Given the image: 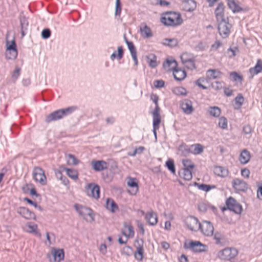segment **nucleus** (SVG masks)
Masks as SVG:
<instances>
[{
    "instance_id": "nucleus-35",
    "label": "nucleus",
    "mask_w": 262,
    "mask_h": 262,
    "mask_svg": "<svg viewBox=\"0 0 262 262\" xmlns=\"http://www.w3.org/2000/svg\"><path fill=\"white\" fill-rule=\"evenodd\" d=\"M221 73L219 70L215 69H209L207 71V76L210 79H216Z\"/></svg>"
},
{
    "instance_id": "nucleus-61",
    "label": "nucleus",
    "mask_w": 262,
    "mask_h": 262,
    "mask_svg": "<svg viewBox=\"0 0 262 262\" xmlns=\"http://www.w3.org/2000/svg\"><path fill=\"white\" fill-rule=\"evenodd\" d=\"M165 82L162 80H156L154 81L155 86L157 88H162L164 86Z\"/></svg>"
},
{
    "instance_id": "nucleus-27",
    "label": "nucleus",
    "mask_w": 262,
    "mask_h": 262,
    "mask_svg": "<svg viewBox=\"0 0 262 262\" xmlns=\"http://www.w3.org/2000/svg\"><path fill=\"white\" fill-rule=\"evenodd\" d=\"M19 21L21 27V36L24 37L26 35V32L27 30L29 23L25 16H20Z\"/></svg>"
},
{
    "instance_id": "nucleus-57",
    "label": "nucleus",
    "mask_w": 262,
    "mask_h": 262,
    "mask_svg": "<svg viewBox=\"0 0 262 262\" xmlns=\"http://www.w3.org/2000/svg\"><path fill=\"white\" fill-rule=\"evenodd\" d=\"M209 207V205L204 203L200 204L198 207L199 210L203 212H206Z\"/></svg>"
},
{
    "instance_id": "nucleus-20",
    "label": "nucleus",
    "mask_w": 262,
    "mask_h": 262,
    "mask_svg": "<svg viewBox=\"0 0 262 262\" xmlns=\"http://www.w3.org/2000/svg\"><path fill=\"white\" fill-rule=\"evenodd\" d=\"M145 218L148 224L151 226H154L157 224V214L153 210H150V211L148 212L145 214Z\"/></svg>"
},
{
    "instance_id": "nucleus-49",
    "label": "nucleus",
    "mask_w": 262,
    "mask_h": 262,
    "mask_svg": "<svg viewBox=\"0 0 262 262\" xmlns=\"http://www.w3.org/2000/svg\"><path fill=\"white\" fill-rule=\"evenodd\" d=\"M230 76L233 78V80L234 81H241L243 80L242 76L239 75L236 72H232L230 74Z\"/></svg>"
},
{
    "instance_id": "nucleus-3",
    "label": "nucleus",
    "mask_w": 262,
    "mask_h": 262,
    "mask_svg": "<svg viewBox=\"0 0 262 262\" xmlns=\"http://www.w3.org/2000/svg\"><path fill=\"white\" fill-rule=\"evenodd\" d=\"M9 36V32H7L6 35V58L7 59H15L17 56L16 44L15 43V39L13 36L12 40L11 41H9L8 40Z\"/></svg>"
},
{
    "instance_id": "nucleus-8",
    "label": "nucleus",
    "mask_w": 262,
    "mask_h": 262,
    "mask_svg": "<svg viewBox=\"0 0 262 262\" xmlns=\"http://www.w3.org/2000/svg\"><path fill=\"white\" fill-rule=\"evenodd\" d=\"M206 246L202 244L200 241H190L189 243L185 242L184 248L190 249L195 252H201L205 251Z\"/></svg>"
},
{
    "instance_id": "nucleus-7",
    "label": "nucleus",
    "mask_w": 262,
    "mask_h": 262,
    "mask_svg": "<svg viewBox=\"0 0 262 262\" xmlns=\"http://www.w3.org/2000/svg\"><path fill=\"white\" fill-rule=\"evenodd\" d=\"M74 208L79 215L81 216L84 219H85L86 215H88L91 219L92 221H95V215L90 208L77 204L74 205Z\"/></svg>"
},
{
    "instance_id": "nucleus-9",
    "label": "nucleus",
    "mask_w": 262,
    "mask_h": 262,
    "mask_svg": "<svg viewBox=\"0 0 262 262\" xmlns=\"http://www.w3.org/2000/svg\"><path fill=\"white\" fill-rule=\"evenodd\" d=\"M33 177L34 180L39 182L42 185L47 183V179L44 171L39 167H35L33 170Z\"/></svg>"
},
{
    "instance_id": "nucleus-54",
    "label": "nucleus",
    "mask_w": 262,
    "mask_h": 262,
    "mask_svg": "<svg viewBox=\"0 0 262 262\" xmlns=\"http://www.w3.org/2000/svg\"><path fill=\"white\" fill-rule=\"evenodd\" d=\"M244 101V97L241 94H238L235 98V103L239 105V107L243 104Z\"/></svg>"
},
{
    "instance_id": "nucleus-46",
    "label": "nucleus",
    "mask_w": 262,
    "mask_h": 262,
    "mask_svg": "<svg viewBox=\"0 0 262 262\" xmlns=\"http://www.w3.org/2000/svg\"><path fill=\"white\" fill-rule=\"evenodd\" d=\"M153 117V128L159 127L161 123L160 115H152Z\"/></svg>"
},
{
    "instance_id": "nucleus-24",
    "label": "nucleus",
    "mask_w": 262,
    "mask_h": 262,
    "mask_svg": "<svg viewBox=\"0 0 262 262\" xmlns=\"http://www.w3.org/2000/svg\"><path fill=\"white\" fill-rule=\"evenodd\" d=\"M105 207L107 210L111 211L113 213L115 212L119 209L117 204L111 198H107L106 199Z\"/></svg>"
},
{
    "instance_id": "nucleus-48",
    "label": "nucleus",
    "mask_w": 262,
    "mask_h": 262,
    "mask_svg": "<svg viewBox=\"0 0 262 262\" xmlns=\"http://www.w3.org/2000/svg\"><path fill=\"white\" fill-rule=\"evenodd\" d=\"M145 150V148L143 146H140L136 148L133 153L129 152L128 155L132 157H135L137 154H141Z\"/></svg>"
},
{
    "instance_id": "nucleus-63",
    "label": "nucleus",
    "mask_w": 262,
    "mask_h": 262,
    "mask_svg": "<svg viewBox=\"0 0 262 262\" xmlns=\"http://www.w3.org/2000/svg\"><path fill=\"white\" fill-rule=\"evenodd\" d=\"M241 174L243 177L248 178L250 174V170L248 168H244L241 170Z\"/></svg>"
},
{
    "instance_id": "nucleus-52",
    "label": "nucleus",
    "mask_w": 262,
    "mask_h": 262,
    "mask_svg": "<svg viewBox=\"0 0 262 262\" xmlns=\"http://www.w3.org/2000/svg\"><path fill=\"white\" fill-rule=\"evenodd\" d=\"M20 72V68H19L18 67H16L15 70L13 72L12 75V78L13 79L14 82H15L16 79L19 76Z\"/></svg>"
},
{
    "instance_id": "nucleus-5",
    "label": "nucleus",
    "mask_w": 262,
    "mask_h": 262,
    "mask_svg": "<svg viewBox=\"0 0 262 262\" xmlns=\"http://www.w3.org/2000/svg\"><path fill=\"white\" fill-rule=\"evenodd\" d=\"M226 208L224 207L223 210L228 209L237 214H241L243 211L242 205L233 198L230 196L226 202Z\"/></svg>"
},
{
    "instance_id": "nucleus-15",
    "label": "nucleus",
    "mask_w": 262,
    "mask_h": 262,
    "mask_svg": "<svg viewBox=\"0 0 262 262\" xmlns=\"http://www.w3.org/2000/svg\"><path fill=\"white\" fill-rule=\"evenodd\" d=\"M16 212L22 217L27 220H35L36 215L33 212L25 207H19L16 209Z\"/></svg>"
},
{
    "instance_id": "nucleus-21",
    "label": "nucleus",
    "mask_w": 262,
    "mask_h": 262,
    "mask_svg": "<svg viewBox=\"0 0 262 262\" xmlns=\"http://www.w3.org/2000/svg\"><path fill=\"white\" fill-rule=\"evenodd\" d=\"M127 184L128 186L133 188L132 190H128V192L132 194H136L139 190V186L137 179L129 177L128 178Z\"/></svg>"
},
{
    "instance_id": "nucleus-22",
    "label": "nucleus",
    "mask_w": 262,
    "mask_h": 262,
    "mask_svg": "<svg viewBox=\"0 0 262 262\" xmlns=\"http://www.w3.org/2000/svg\"><path fill=\"white\" fill-rule=\"evenodd\" d=\"M140 29L142 36L144 38H149L152 36V33L150 28L145 24H142L140 27Z\"/></svg>"
},
{
    "instance_id": "nucleus-12",
    "label": "nucleus",
    "mask_w": 262,
    "mask_h": 262,
    "mask_svg": "<svg viewBox=\"0 0 262 262\" xmlns=\"http://www.w3.org/2000/svg\"><path fill=\"white\" fill-rule=\"evenodd\" d=\"M135 244L137 247V251L134 253L135 258L139 261H141L143 258L144 240L142 238L136 239L135 241Z\"/></svg>"
},
{
    "instance_id": "nucleus-58",
    "label": "nucleus",
    "mask_w": 262,
    "mask_h": 262,
    "mask_svg": "<svg viewBox=\"0 0 262 262\" xmlns=\"http://www.w3.org/2000/svg\"><path fill=\"white\" fill-rule=\"evenodd\" d=\"M123 225L124 228L127 229L129 235L133 236L134 234V231L132 226L130 224L128 225L126 223H124Z\"/></svg>"
},
{
    "instance_id": "nucleus-18",
    "label": "nucleus",
    "mask_w": 262,
    "mask_h": 262,
    "mask_svg": "<svg viewBox=\"0 0 262 262\" xmlns=\"http://www.w3.org/2000/svg\"><path fill=\"white\" fill-rule=\"evenodd\" d=\"M180 105L181 108L186 114H191L194 111L192 103L189 99H186L182 101Z\"/></svg>"
},
{
    "instance_id": "nucleus-29",
    "label": "nucleus",
    "mask_w": 262,
    "mask_h": 262,
    "mask_svg": "<svg viewBox=\"0 0 262 262\" xmlns=\"http://www.w3.org/2000/svg\"><path fill=\"white\" fill-rule=\"evenodd\" d=\"M249 72L253 75L262 72V60L258 59L256 65L249 69Z\"/></svg>"
},
{
    "instance_id": "nucleus-14",
    "label": "nucleus",
    "mask_w": 262,
    "mask_h": 262,
    "mask_svg": "<svg viewBox=\"0 0 262 262\" xmlns=\"http://www.w3.org/2000/svg\"><path fill=\"white\" fill-rule=\"evenodd\" d=\"M48 258L50 261L59 262L63 259L64 252L62 249H53L50 254H48Z\"/></svg>"
},
{
    "instance_id": "nucleus-51",
    "label": "nucleus",
    "mask_w": 262,
    "mask_h": 262,
    "mask_svg": "<svg viewBox=\"0 0 262 262\" xmlns=\"http://www.w3.org/2000/svg\"><path fill=\"white\" fill-rule=\"evenodd\" d=\"M121 12V5L120 0H116L115 8V15H120Z\"/></svg>"
},
{
    "instance_id": "nucleus-34",
    "label": "nucleus",
    "mask_w": 262,
    "mask_h": 262,
    "mask_svg": "<svg viewBox=\"0 0 262 262\" xmlns=\"http://www.w3.org/2000/svg\"><path fill=\"white\" fill-rule=\"evenodd\" d=\"M208 112L210 116L217 118L220 116L221 111L217 106H210L208 108Z\"/></svg>"
},
{
    "instance_id": "nucleus-53",
    "label": "nucleus",
    "mask_w": 262,
    "mask_h": 262,
    "mask_svg": "<svg viewBox=\"0 0 262 262\" xmlns=\"http://www.w3.org/2000/svg\"><path fill=\"white\" fill-rule=\"evenodd\" d=\"M127 45L128 50H129L131 55L137 53L136 49L134 43L132 41L131 42H127Z\"/></svg>"
},
{
    "instance_id": "nucleus-26",
    "label": "nucleus",
    "mask_w": 262,
    "mask_h": 262,
    "mask_svg": "<svg viewBox=\"0 0 262 262\" xmlns=\"http://www.w3.org/2000/svg\"><path fill=\"white\" fill-rule=\"evenodd\" d=\"M93 168L97 171H100L107 168V163L104 161H93Z\"/></svg>"
},
{
    "instance_id": "nucleus-38",
    "label": "nucleus",
    "mask_w": 262,
    "mask_h": 262,
    "mask_svg": "<svg viewBox=\"0 0 262 262\" xmlns=\"http://www.w3.org/2000/svg\"><path fill=\"white\" fill-rule=\"evenodd\" d=\"M179 151L184 156H186L191 153L190 148L185 144H182L179 146Z\"/></svg>"
},
{
    "instance_id": "nucleus-64",
    "label": "nucleus",
    "mask_w": 262,
    "mask_h": 262,
    "mask_svg": "<svg viewBox=\"0 0 262 262\" xmlns=\"http://www.w3.org/2000/svg\"><path fill=\"white\" fill-rule=\"evenodd\" d=\"M257 197L259 200L262 201V186H259L257 189Z\"/></svg>"
},
{
    "instance_id": "nucleus-39",
    "label": "nucleus",
    "mask_w": 262,
    "mask_h": 262,
    "mask_svg": "<svg viewBox=\"0 0 262 262\" xmlns=\"http://www.w3.org/2000/svg\"><path fill=\"white\" fill-rule=\"evenodd\" d=\"M194 184L198 186L199 189L205 192H208L211 189L215 188L214 185H210L205 184H199L196 182L194 183Z\"/></svg>"
},
{
    "instance_id": "nucleus-36",
    "label": "nucleus",
    "mask_w": 262,
    "mask_h": 262,
    "mask_svg": "<svg viewBox=\"0 0 262 262\" xmlns=\"http://www.w3.org/2000/svg\"><path fill=\"white\" fill-rule=\"evenodd\" d=\"M118 54L116 55V51L111 55L110 58L112 60H114L116 58L118 60L121 59L123 57V50L121 46L118 47L117 48Z\"/></svg>"
},
{
    "instance_id": "nucleus-33",
    "label": "nucleus",
    "mask_w": 262,
    "mask_h": 262,
    "mask_svg": "<svg viewBox=\"0 0 262 262\" xmlns=\"http://www.w3.org/2000/svg\"><path fill=\"white\" fill-rule=\"evenodd\" d=\"M149 66L151 68H155L157 66V56L154 54H150L146 57Z\"/></svg>"
},
{
    "instance_id": "nucleus-45",
    "label": "nucleus",
    "mask_w": 262,
    "mask_h": 262,
    "mask_svg": "<svg viewBox=\"0 0 262 262\" xmlns=\"http://www.w3.org/2000/svg\"><path fill=\"white\" fill-rule=\"evenodd\" d=\"M219 125L222 129H226L227 127V120L224 117H222L219 119Z\"/></svg>"
},
{
    "instance_id": "nucleus-6",
    "label": "nucleus",
    "mask_w": 262,
    "mask_h": 262,
    "mask_svg": "<svg viewBox=\"0 0 262 262\" xmlns=\"http://www.w3.org/2000/svg\"><path fill=\"white\" fill-rule=\"evenodd\" d=\"M231 28V25L228 22V18L225 20L218 21L219 32L224 38H226L229 36Z\"/></svg>"
},
{
    "instance_id": "nucleus-32",
    "label": "nucleus",
    "mask_w": 262,
    "mask_h": 262,
    "mask_svg": "<svg viewBox=\"0 0 262 262\" xmlns=\"http://www.w3.org/2000/svg\"><path fill=\"white\" fill-rule=\"evenodd\" d=\"M227 5L233 13L239 12L242 10V8L236 4L234 1L227 0Z\"/></svg>"
},
{
    "instance_id": "nucleus-19",
    "label": "nucleus",
    "mask_w": 262,
    "mask_h": 262,
    "mask_svg": "<svg viewBox=\"0 0 262 262\" xmlns=\"http://www.w3.org/2000/svg\"><path fill=\"white\" fill-rule=\"evenodd\" d=\"M224 9L225 6L224 4L223 3H219L215 10V15L217 22L226 19L224 17Z\"/></svg>"
},
{
    "instance_id": "nucleus-28",
    "label": "nucleus",
    "mask_w": 262,
    "mask_h": 262,
    "mask_svg": "<svg viewBox=\"0 0 262 262\" xmlns=\"http://www.w3.org/2000/svg\"><path fill=\"white\" fill-rule=\"evenodd\" d=\"M174 78L177 81H182L186 77V73L184 70L176 68L173 71Z\"/></svg>"
},
{
    "instance_id": "nucleus-4",
    "label": "nucleus",
    "mask_w": 262,
    "mask_h": 262,
    "mask_svg": "<svg viewBox=\"0 0 262 262\" xmlns=\"http://www.w3.org/2000/svg\"><path fill=\"white\" fill-rule=\"evenodd\" d=\"M238 251L234 248H226L220 250L217 253V257L221 259L231 261L237 255Z\"/></svg>"
},
{
    "instance_id": "nucleus-23",
    "label": "nucleus",
    "mask_w": 262,
    "mask_h": 262,
    "mask_svg": "<svg viewBox=\"0 0 262 262\" xmlns=\"http://www.w3.org/2000/svg\"><path fill=\"white\" fill-rule=\"evenodd\" d=\"M163 67L165 70L167 71H174V69L177 68L178 63L174 59H166L163 63Z\"/></svg>"
},
{
    "instance_id": "nucleus-43",
    "label": "nucleus",
    "mask_w": 262,
    "mask_h": 262,
    "mask_svg": "<svg viewBox=\"0 0 262 262\" xmlns=\"http://www.w3.org/2000/svg\"><path fill=\"white\" fill-rule=\"evenodd\" d=\"M184 169H192L195 168V165L189 159H185L182 161Z\"/></svg>"
},
{
    "instance_id": "nucleus-1",
    "label": "nucleus",
    "mask_w": 262,
    "mask_h": 262,
    "mask_svg": "<svg viewBox=\"0 0 262 262\" xmlns=\"http://www.w3.org/2000/svg\"><path fill=\"white\" fill-rule=\"evenodd\" d=\"M76 109L77 107L72 106L66 108L56 110L47 115L46 117L45 121L49 123L52 121L58 120L64 116L70 115Z\"/></svg>"
},
{
    "instance_id": "nucleus-16",
    "label": "nucleus",
    "mask_w": 262,
    "mask_h": 262,
    "mask_svg": "<svg viewBox=\"0 0 262 262\" xmlns=\"http://www.w3.org/2000/svg\"><path fill=\"white\" fill-rule=\"evenodd\" d=\"M232 186L237 191L245 192L248 188V184L243 180L235 179L232 182Z\"/></svg>"
},
{
    "instance_id": "nucleus-17",
    "label": "nucleus",
    "mask_w": 262,
    "mask_h": 262,
    "mask_svg": "<svg viewBox=\"0 0 262 262\" xmlns=\"http://www.w3.org/2000/svg\"><path fill=\"white\" fill-rule=\"evenodd\" d=\"M187 54L185 53L183 54L181 56V60L185 66V67L191 70H194L196 69V67L195 66V60L193 57L189 58L187 57Z\"/></svg>"
},
{
    "instance_id": "nucleus-50",
    "label": "nucleus",
    "mask_w": 262,
    "mask_h": 262,
    "mask_svg": "<svg viewBox=\"0 0 262 262\" xmlns=\"http://www.w3.org/2000/svg\"><path fill=\"white\" fill-rule=\"evenodd\" d=\"M51 33V31L49 29H44L41 32V37L43 39H48L50 37Z\"/></svg>"
},
{
    "instance_id": "nucleus-41",
    "label": "nucleus",
    "mask_w": 262,
    "mask_h": 262,
    "mask_svg": "<svg viewBox=\"0 0 262 262\" xmlns=\"http://www.w3.org/2000/svg\"><path fill=\"white\" fill-rule=\"evenodd\" d=\"M191 147L193 148V151H191V153L194 155H199L203 151V147L200 144H195L192 145Z\"/></svg>"
},
{
    "instance_id": "nucleus-25",
    "label": "nucleus",
    "mask_w": 262,
    "mask_h": 262,
    "mask_svg": "<svg viewBox=\"0 0 262 262\" xmlns=\"http://www.w3.org/2000/svg\"><path fill=\"white\" fill-rule=\"evenodd\" d=\"M214 172L217 176L225 178L228 176L229 171L228 169L221 166H216L214 168Z\"/></svg>"
},
{
    "instance_id": "nucleus-62",
    "label": "nucleus",
    "mask_w": 262,
    "mask_h": 262,
    "mask_svg": "<svg viewBox=\"0 0 262 262\" xmlns=\"http://www.w3.org/2000/svg\"><path fill=\"white\" fill-rule=\"evenodd\" d=\"M243 129L245 134H249L252 132V128L249 124L244 125Z\"/></svg>"
},
{
    "instance_id": "nucleus-59",
    "label": "nucleus",
    "mask_w": 262,
    "mask_h": 262,
    "mask_svg": "<svg viewBox=\"0 0 262 262\" xmlns=\"http://www.w3.org/2000/svg\"><path fill=\"white\" fill-rule=\"evenodd\" d=\"M205 81L204 78H199L195 81V84L199 86L200 88H202L203 90H206L207 89V87L203 85L202 84V82H204Z\"/></svg>"
},
{
    "instance_id": "nucleus-56",
    "label": "nucleus",
    "mask_w": 262,
    "mask_h": 262,
    "mask_svg": "<svg viewBox=\"0 0 262 262\" xmlns=\"http://www.w3.org/2000/svg\"><path fill=\"white\" fill-rule=\"evenodd\" d=\"M211 86L213 89L218 91L222 89L223 84L221 82L216 81L214 83H212Z\"/></svg>"
},
{
    "instance_id": "nucleus-44",
    "label": "nucleus",
    "mask_w": 262,
    "mask_h": 262,
    "mask_svg": "<svg viewBox=\"0 0 262 262\" xmlns=\"http://www.w3.org/2000/svg\"><path fill=\"white\" fill-rule=\"evenodd\" d=\"M66 171L67 174L73 180H76L78 179V174L76 170L70 168H67Z\"/></svg>"
},
{
    "instance_id": "nucleus-10",
    "label": "nucleus",
    "mask_w": 262,
    "mask_h": 262,
    "mask_svg": "<svg viewBox=\"0 0 262 262\" xmlns=\"http://www.w3.org/2000/svg\"><path fill=\"white\" fill-rule=\"evenodd\" d=\"M199 230L206 236H211L213 235L214 228L209 221H203L202 223L199 224Z\"/></svg>"
},
{
    "instance_id": "nucleus-30",
    "label": "nucleus",
    "mask_w": 262,
    "mask_h": 262,
    "mask_svg": "<svg viewBox=\"0 0 262 262\" xmlns=\"http://www.w3.org/2000/svg\"><path fill=\"white\" fill-rule=\"evenodd\" d=\"M179 174L180 177L187 181L190 180L192 178V171L188 169H182L179 171Z\"/></svg>"
},
{
    "instance_id": "nucleus-13",
    "label": "nucleus",
    "mask_w": 262,
    "mask_h": 262,
    "mask_svg": "<svg viewBox=\"0 0 262 262\" xmlns=\"http://www.w3.org/2000/svg\"><path fill=\"white\" fill-rule=\"evenodd\" d=\"M185 223L190 230L193 231L199 230V224L200 223L196 217L193 216H188L185 219Z\"/></svg>"
},
{
    "instance_id": "nucleus-40",
    "label": "nucleus",
    "mask_w": 262,
    "mask_h": 262,
    "mask_svg": "<svg viewBox=\"0 0 262 262\" xmlns=\"http://www.w3.org/2000/svg\"><path fill=\"white\" fill-rule=\"evenodd\" d=\"M166 166L168 169L172 173H176V168L174 161L171 159H169L166 162Z\"/></svg>"
},
{
    "instance_id": "nucleus-31",
    "label": "nucleus",
    "mask_w": 262,
    "mask_h": 262,
    "mask_svg": "<svg viewBox=\"0 0 262 262\" xmlns=\"http://www.w3.org/2000/svg\"><path fill=\"white\" fill-rule=\"evenodd\" d=\"M250 159V152L247 150H243L239 156V161L243 164H246L249 162Z\"/></svg>"
},
{
    "instance_id": "nucleus-2",
    "label": "nucleus",
    "mask_w": 262,
    "mask_h": 262,
    "mask_svg": "<svg viewBox=\"0 0 262 262\" xmlns=\"http://www.w3.org/2000/svg\"><path fill=\"white\" fill-rule=\"evenodd\" d=\"M161 22L167 26H177L183 23L181 14L175 12H169L161 18Z\"/></svg>"
},
{
    "instance_id": "nucleus-47",
    "label": "nucleus",
    "mask_w": 262,
    "mask_h": 262,
    "mask_svg": "<svg viewBox=\"0 0 262 262\" xmlns=\"http://www.w3.org/2000/svg\"><path fill=\"white\" fill-rule=\"evenodd\" d=\"M68 163L69 164L72 165H77L78 163V159L73 155L72 154H69L68 155Z\"/></svg>"
},
{
    "instance_id": "nucleus-42",
    "label": "nucleus",
    "mask_w": 262,
    "mask_h": 262,
    "mask_svg": "<svg viewBox=\"0 0 262 262\" xmlns=\"http://www.w3.org/2000/svg\"><path fill=\"white\" fill-rule=\"evenodd\" d=\"M173 93L178 96H185L187 94V91L184 88L179 86L174 88L173 90Z\"/></svg>"
},
{
    "instance_id": "nucleus-37",
    "label": "nucleus",
    "mask_w": 262,
    "mask_h": 262,
    "mask_svg": "<svg viewBox=\"0 0 262 262\" xmlns=\"http://www.w3.org/2000/svg\"><path fill=\"white\" fill-rule=\"evenodd\" d=\"M178 41L175 38H165L163 40V44L170 47H174L177 46Z\"/></svg>"
},
{
    "instance_id": "nucleus-11",
    "label": "nucleus",
    "mask_w": 262,
    "mask_h": 262,
    "mask_svg": "<svg viewBox=\"0 0 262 262\" xmlns=\"http://www.w3.org/2000/svg\"><path fill=\"white\" fill-rule=\"evenodd\" d=\"M86 192L89 196L98 199L100 197V187L94 183L89 184L86 188Z\"/></svg>"
},
{
    "instance_id": "nucleus-60",
    "label": "nucleus",
    "mask_w": 262,
    "mask_h": 262,
    "mask_svg": "<svg viewBox=\"0 0 262 262\" xmlns=\"http://www.w3.org/2000/svg\"><path fill=\"white\" fill-rule=\"evenodd\" d=\"M28 232L30 233H37L36 230L37 229V226L36 224L33 225H28Z\"/></svg>"
},
{
    "instance_id": "nucleus-55",
    "label": "nucleus",
    "mask_w": 262,
    "mask_h": 262,
    "mask_svg": "<svg viewBox=\"0 0 262 262\" xmlns=\"http://www.w3.org/2000/svg\"><path fill=\"white\" fill-rule=\"evenodd\" d=\"M223 235L220 232H215L213 236L214 239L215 240V243L219 244L221 243V239H222Z\"/></svg>"
}]
</instances>
